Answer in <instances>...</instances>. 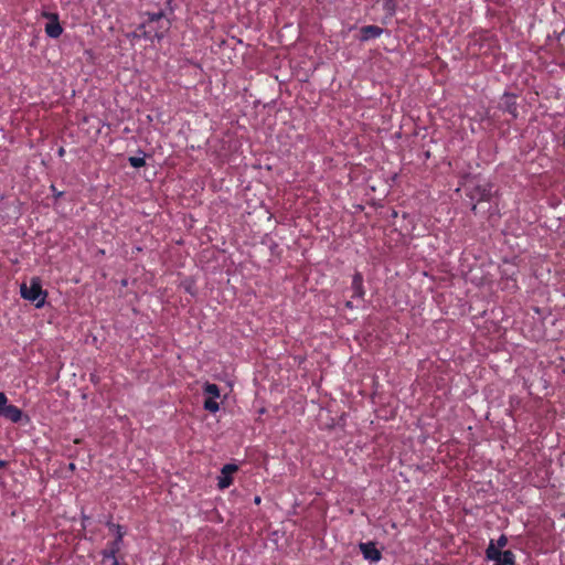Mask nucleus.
Listing matches in <instances>:
<instances>
[{"label": "nucleus", "mask_w": 565, "mask_h": 565, "mask_svg": "<svg viewBox=\"0 0 565 565\" xmlns=\"http://www.w3.org/2000/svg\"><path fill=\"white\" fill-rule=\"evenodd\" d=\"M107 525H108V527H116V532H115L116 536L113 542L117 543L118 545H122V539L126 534L122 526L119 524L111 523V522H109Z\"/></svg>", "instance_id": "nucleus-15"}, {"label": "nucleus", "mask_w": 565, "mask_h": 565, "mask_svg": "<svg viewBox=\"0 0 565 565\" xmlns=\"http://www.w3.org/2000/svg\"><path fill=\"white\" fill-rule=\"evenodd\" d=\"M203 393L207 396L204 401V409L216 413L220 409V404L216 401L221 396L220 387L214 383L206 382L203 386Z\"/></svg>", "instance_id": "nucleus-4"}, {"label": "nucleus", "mask_w": 565, "mask_h": 565, "mask_svg": "<svg viewBox=\"0 0 565 565\" xmlns=\"http://www.w3.org/2000/svg\"><path fill=\"white\" fill-rule=\"evenodd\" d=\"M147 19L140 25L142 36L147 40H161L171 28V22L162 11L146 12Z\"/></svg>", "instance_id": "nucleus-1"}, {"label": "nucleus", "mask_w": 565, "mask_h": 565, "mask_svg": "<svg viewBox=\"0 0 565 565\" xmlns=\"http://www.w3.org/2000/svg\"><path fill=\"white\" fill-rule=\"evenodd\" d=\"M499 108L511 115L513 119H516L519 116L516 95L504 93L500 99Z\"/></svg>", "instance_id": "nucleus-6"}, {"label": "nucleus", "mask_w": 565, "mask_h": 565, "mask_svg": "<svg viewBox=\"0 0 565 565\" xmlns=\"http://www.w3.org/2000/svg\"><path fill=\"white\" fill-rule=\"evenodd\" d=\"M128 162L134 168H141L146 164L145 157H129Z\"/></svg>", "instance_id": "nucleus-16"}, {"label": "nucleus", "mask_w": 565, "mask_h": 565, "mask_svg": "<svg viewBox=\"0 0 565 565\" xmlns=\"http://www.w3.org/2000/svg\"><path fill=\"white\" fill-rule=\"evenodd\" d=\"M486 557L493 562V565H514L515 555L512 551H499L494 545V541L491 540L487 550Z\"/></svg>", "instance_id": "nucleus-3"}, {"label": "nucleus", "mask_w": 565, "mask_h": 565, "mask_svg": "<svg viewBox=\"0 0 565 565\" xmlns=\"http://www.w3.org/2000/svg\"><path fill=\"white\" fill-rule=\"evenodd\" d=\"M507 544H508V537L504 534L500 535V537L494 543L495 547H498L499 551H501V548L505 547Z\"/></svg>", "instance_id": "nucleus-17"}, {"label": "nucleus", "mask_w": 565, "mask_h": 565, "mask_svg": "<svg viewBox=\"0 0 565 565\" xmlns=\"http://www.w3.org/2000/svg\"><path fill=\"white\" fill-rule=\"evenodd\" d=\"M382 7H383V11L385 12V18L391 19L396 12L397 1L396 0H383Z\"/></svg>", "instance_id": "nucleus-14"}, {"label": "nucleus", "mask_w": 565, "mask_h": 565, "mask_svg": "<svg viewBox=\"0 0 565 565\" xmlns=\"http://www.w3.org/2000/svg\"><path fill=\"white\" fill-rule=\"evenodd\" d=\"M20 294L23 299L33 302L36 308H42L47 297V291L42 288L39 277H32L30 285L21 284Z\"/></svg>", "instance_id": "nucleus-2"}, {"label": "nucleus", "mask_w": 565, "mask_h": 565, "mask_svg": "<svg viewBox=\"0 0 565 565\" xmlns=\"http://www.w3.org/2000/svg\"><path fill=\"white\" fill-rule=\"evenodd\" d=\"M63 153H64V149H63V148H61V149L58 150V154H60V156H63Z\"/></svg>", "instance_id": "nucleus-22"}, {"label": "nucleus", "mask_w": 565, "mask_h": 565, "mask_svg": "<svg viewBox=\"0 0 565 565\" xmlns=\"http://www.w3.org/2000/svg\"><path fill=\"white\" fill-rule=\"evenodd\" d=\"M359 548L363 557L367 561L379 562L382 558V553L374 542L360 543Z\"/></svg>", "instance_id": "nucleus-10"}, {"label": "nucleus", "mask_w": 565, "mask_h": 565, "mask_svg": "<svg viewBox=\"0 0 565 565\" xmlns=\"http://www.w3.org/2000/svg\"><path fill=\"white\" fill-rule=\"evenodd\" d=\"M254 501H255L256 504H258L260 502V498L256 497Z\"/></svg>", "instance_id": "nucleus-21"}, {"label": "nucleus", "mask_w": 565, "mask_h": 565, "mask_svg": "<svg viewBox=\"0 0 565 565\" xmlns=\"http://www.w3.org/2000/svg\"><path fill=\"white\" fill-rule=\"evenodd\" d=\"M42 17L49 19V22L45 24V33L49 38L57 39L63 33V28L58 20V14L53 12L44 11Z\"/></svg>", "instance_id": "nucleus-5"}, {"label": "nucleus", "mask_w": 565, "mask_h": 565, "mask_svg": "<svg viewBox=\"0 0 565 565\" xmlns=\"http://www.w3.org/2000/svg\"><path fill=\"white\" fill-rule=\"evenodd\" d=\"M471 200L477 201V203L480 202H489L492 199V184L491 183H483L476 185L470 194Z\"/></svg>", "instance_id": "nucleus-8"}, {"label": "nucleus", "mask_w": 565, "mask_h": 565, "mask_svg": "<svg viewBox=\"0 0 565 565\" xmlns=\"http://www.w3.org/2000/svg\"><path fill=\"white\" fill-rule=\"evenodd\" d=\"M384 30L377 25H364L360 29V40L366 42L371 39H376L382 35Z\"/></svg>", "instance_id": "nucleus-12"}, {"label": "nucleus", "mask_w": 565, "mask_h": 565, "mask_svg": "<svg viewBox=\"0 0 565 565\" xmlns=\"http://www.w3.org/2000/svg\"><path fill=\"white\" fill-rule=\"evenodd\" d=\"M23 416V412L18 406L12 404H8L3 408H0V417H4L11 423H20Z\"/></svg>", "instance_id": "nucleus-11"}, {"label": "nucleus", "mask_w": 565, "mask_h": 565, "mask_svg": "<svg viewBox=\"0 0 565 565\" xmlns=\"http://www.w3.org/2000/svg\"><path fill=\"white\" fill-rule=\"evenodd\" d=\"M121 545L109 542L106 547L102 551V564L103 565H120L117 554L120 552Z\"/></svg>", "instance_id": "nucleus-7"}, {"label": "nucleus", "mask_w": 565, "mask_h": 565, "mask_svg": "<svg viewBox=\"0 0 565 565\" xmlns=\"http://www.w3.org/2000/svg\"><path fill=\"white\" fill-rule=\"evenodd\" d=\"M238 470L234 463H226L221 470V476L217 478V487L221 490L228 488L233 483L232 475Z\"/></svg>", "instance_id": "nucleus-9"}, {"label": "nucleus", "mask_w": 565, "mask_h": 565, "mask_svg": "<svg viewBox=\"0 0 565 565\" xmlns=\"http://www.w3.org/2000/svg\"><path fill=\"white\" fill-rule=\"evenodd\" d=\"M471 210H472L473 212H476V210H477V204H473Z\"/></svg>", "instance_id": "nucleus-23"}, {"label": "nucleus", "mask_w": 565, "mask_h": 565, "mask_svg": "<svg viewBox=\"0 0 565 565\" xmlns=\"http://www.w3.org/2000/svg\"><path fill=\"white\" fill-rule=\"evenodd\" d=\"M51 189H52L53 195H54L56 199H58V198H61V196L63 195V192L57 191V190L55 189V186H54V185H52V186H51Z\"/></svg>", "instance_id": "nucleus-19"}, {"label": "nucleus", "mask_w": 565, "mask_h": 565, "mask_svg": "<svg viewBox=\"0 0 565 565\" xmlns=\"http://www.w3.org/2000/svg\"><path fill=\"white\" fill-rule=\"evenodd\" d=\"M345 307H347L348 309H353V303H352V301H347V302H345Z\"/></svg>", "instance_id": "nucleus-20"}, {"label": "nucleus", "mask_w": 565, "mask_h": 565, "mask_svg": "<svg viewBox=\"0 0 565 565\" xmlns=\"http://www.w3.org/2000/svg\"><path fill=\"white\" fill-rule=\"evenodd\" d=\"M351 289L353 291L352 298L363 299L365 296V289L363 286V275L356 271L352 277Z\"/></svg>", "instance_id": "nucleus-13"}, {"label": "nucleus", "mask_w": 565, "mask_h": 565, "mask_svg": "<svg viewBox=\"0 0 565 565\" xmlns=\"http://www.w3.org/2000/svg\"><path fill=\"white\" fill-rule=\"evenodd\" d=\"M8 398L7 395L3 392H0V408H3L7 406Z\"/></svg>", "instance_id": "nucleus-18"}]
</instances>
